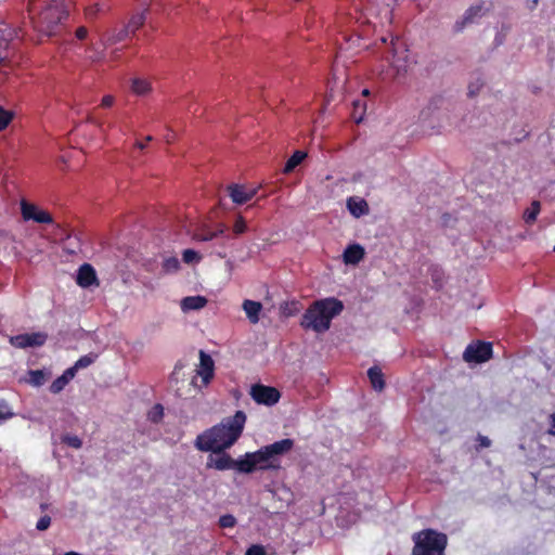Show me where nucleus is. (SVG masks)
Returning <instances> with one entry per match:
<instances>
[{"label":"nucleus","mask_w":555,"mask_h":555,"mask_svg":"<svg viewBox=\"0 0 555 555\" xmlns=\"http://www.w3.org/2000/svg\"><path fill=\"white\" fill-rule=\"evenodd\" d=\"M114 103V98L112 95H105L103 99H102V106L104 107H109L112 106Z\"/></svg>","instance_id":"nucleus-50"},{"label":"nucleus","mask_w":555,"mask_h":555,"mask_svg":"<svg viewBox=\"0 0 555 555\" xmlns=\"http://www.w3.org/2000/svg\"><path fill=\"white\" fill-rule=\"evenodd\" d=\"M182 258L185 263H192L194 261H198L201 256L193 249H185L182 254Z\"/></svg>","instance_id":"nucleus-41"},{"label":"nucleus","mask_w":555,"mask_h":555,"mask_svg":"<svg viewBox=\"0 0 555 555\" xmlns=\"http://www.w3.org/2000/svg\"><path fill=\"white\" fill-rule=\"evenodd\" d=\"M227 190L232 202L237 205H243L249 202L255 197L257 193L256 189L247 190L244 185L241 184H230Z\"/></svg>","instance_id":"nucleus-11"},{"label":"nucleus","mask_w":555,"mask_h":555,"mask_svg":"<svg viewBox=\"0 0 555 555\" xmlns=\"http://www.w3.org/2000/svg\"><path fill=\"white\" fill-rule=\"evenodd\" d=\"M28 383L33 386H41L46 382V375L40 370L29 371Z\"/></svg>","instance_id":"nucleus-32"},{"label":"nucleus","mask_w":555,"mask_h":555,"mask_svg":"<svg viewBox=\"0 0 555 555\" xmlns=\"http://www.w3.org/2000/svg\"><path fill=\"white\" fill-rule=\"evenodd\" d=\"M164 416V408L162 404L157 403L155 404L150 411H149V414H147V418L152 422V423H159L162 421Z\"/></svg>","instance_id":"nucleus-31"},{"label":"nucleus","mask_w":555,"mask_h":555,"mask_svg":"<svg viewBox=\"0 0 555 555\" xmlns=\"http://www.w3.org/2000/svg\"><path fill=\"white\" fill-rule=\"evenodd\" d=\"M50 525H51V517L48 515H44L37 521L36 529L39 531H44L50 527Z\"/></svg>","instance_id":"nucleus-43"},{"label":"nucleus","mask_w":555,"mask_h":555,"mask_svg":"<svg viewBox=\"0 0 555 555\" xmlns=\"http://www.w3.org/2000/svg\"><path fill=\"white\" fill-rule=\"evenodd\" d=\"M145 140H146V141H152V140H153V137H152V135H147V137L145 138Z\"/></svg>","instance_id":"nucleus-60"},{"label":"nucleus","mask_w":555,"mask_h":555,"mask_svg":"<svg viewBox=\"0 0 555 555\" xmlns=\"http://www.w3.org/2000/svg\"><path fill=\"white\" fill-rule=\"evenodd\" d=\"M436 109H437V102L436 101L429 102L428 105L420 112V116H418L420 121L427 122Z\"/></svg>","instance_id":"nucleus-30"},{"label":"nucleus","mask_w":555,"mask_h":555,"mask_svg":"<svg viewBox=\"0 0 555 555\" xmlns=\"http://www.w3.org/2000/svg\"><path fill=\"white\" fill-rule=\"evenodd\" d=\"M477 440L479 442V448H489L491 446V440L482 435H478Z\"/></svg>","instance_id":"nucleus-47"},{"label":"nucleus","mask_w":555,"mask_h":555,"mask_svg":"<svg viewBox=\"0 0 555 555\" xmlns=\"http://www.w3.org/2000/svg\"><path fill=\"white\" fill-rule=\"evenodd\" d=\"M193 238L198 242H208L214 238H217L214 230L203 229L194 233Z\"/></svg>","instance_id":"nucleus-35"},{"label":"nucleus","mask_w":555,"mask_h":555,"mask_svg":"<svg viewBox=\"0 0 555 555\" xmlns=\"http://www.w3.org/2000/svg\"><path fill=\"white\" fill-rule=\"evenodd\" d=\"M131 89L135 94L144 95L151 90V86L150 82L144 79L134 78L132 80Z\"/></svg>","instance_id":"nucleus-26"},{"label":"nucleus","mask_w":555,"mask_h":555,"mask_svg":"<svg viewBox=\"0 0 555 555\" xmlns=\"http://www.w3.org/2000/svg\"><path fill=\"white\" fill-rule=\"evenodd\" d=\"M170 139H171V135H168V137L166 138V141L169 143V142H170Z\"/></svg>","instance_id":"nucleus-62"},{"label":"nucleus","mask_w":555,"mask_h":555,"mask_svg":"<svg viewBox=\"0 0 555 555\" xmlns=\"http://www.w3.org/2000/svg\"><path fill=\"white\" fill-rule=\"evenodd\" d=\"M214 232L216 233L217 237L223 236L227 232V227L224 224L220 223L217 225V229L214 230Z\"/></svg>","instance_id":"nucleus-49"},{"label":"nucleus","mask_w":555,"mask_h":555,"mask_svg":"<svg viewBox=\"0 0 555 555\" xmlns=\"http://www.w3.org/2000/svg\"><path fill=\"white\" fill-rule=\"evenodd\" d=\"M46 333L20 334L10 338L12 346L16 348L40 347L47 341Z\"/></svg>","instance_id":"nucleus-10"},{"label":"nucleus","mask_w":555,"mask_h":555,"mask_svg":"<svg viewBox=\"0 0 555 555\" xmlns=\"http://www.w3.org/2000/svg\"><path fill=\"white\" fill-rule=\"evenodd\" d=\"M554 251H555V245H554Z\"/></svg>","instance_id":"nucleus-64"},{"label":"nucleus","mask_w":555,"mask_h":555,"mask_svg":"<svg viewBox=\"0 0 555 555\" xmlns=\"http://www.w3.org/2000/svg\"><path fill=\"white\" fill-rule=\"evenodd\" d=\"M88 30L86 27H79L76 30V37L80 40L85 39L87 37Z\"/></svg>","instance_id":"nucleus-51"},{"label":"nucleus","mask_w":555,"mask_h":555,"mask_svg":"<svg viewBox=\"0 0 555 555\" xmlns=\"http://www.w3.org/2000/svg\"><path fill=\"white\" fill-rule=\"evenodd\" d=\"M236 525V519L231 514L222 515L219 518V526L221 528H233Z\"/></svg>","instance_id":"nucleus-38"},{"label":"nucleus","mask_w":555,"mask_h":555,"mask_svg":"<svg viewBox=\"0 0 555 555\" xmlns=\"http://www.w3.org/2000/svg\"><path fill=\"white\" fill-rule=\"evenodd\" d=\"M12 117H13V114L9 111H5L0 105V131H2L10 124Z\"/></svg>","instance_id":"nucleus-37"},{"label":"nucleus","mask_w":555,"mask_h":555,"mask_svg":"<svg viewBox=\"0 0 555 555\" xmlns=\"http://www.w3.org/2000/svg\"><path fill=\"white\" fill-rule=\"evenodd\" d=\"M72 0H51L47 8L40 12L38 17L33 18L35 28L46 35H55L62 21L68 14V5Z\"/></svg>","instance_id":"nucleus-3"},{"label":"nucleus","mask_w":555,"mask_h":555,"mask_svg":"<svg viewBox=\"0 0 555 555\" xmlns=\"http://www.w3.org/2000/svg\"><path fill=\"white\" fill-rule=\"evenodd\" d=\"M438 278H439V274H437V270H435L433 273V279L435 280V282L438 281Z\"/></svg>","instance_id":"nucleus-58"},{"label":"nucleus","mask_w":555,"mask_h":555,"mask_svg":"<svg viewBox=\"0 0 555 555\" xmlns=\"http://www.w3.org/2000/svg\"><path fill=\"white\" fill-rule=\"evenodd\" d=\"M180 269V261L176 257H168L163 261V273H175Z\"/></svg>","instance_id":"nucleus-27"},{"label":"nucleus","mask_w":555,"mask_h":555,"mask_svg":"<svg viewBox=\"0 0 555 555\" xmlns=\"http://www.w3.org/2000/svg\"><path fill=\"white\" fill-rule=\"evenodd\" d=\"M199 357L201 370L198 371V375L202 377L203 383L207 385L214 376V361L211 357L206 354L204 351L199 352Z\"/></svg>","instance_id":"nucleus-15"},{"label":"nucleus","mask_w":555,"mask_h":555,"mask_svg":"<svg viewBox=\"0 0 555 555\" xmlns=\"http://www.w3.org/2000/svg\"><path fill=\"white\" fill-rule=\"evenodd\" d=\"M366 100L364 99H357L352 103V118L357 124H360L365 115L366 112Z\"/></svg>","instance_id":"nucleus-22"},{"label":"nucleus","mask_w":555,"mask_h":555,"mask_svg":"<svg viewBox=\"0 0 555 555\" xmlns=\"http://www.w3.org/2000/svg\"><path fill=\"white\" fill-rule=\"evenodd\" d=\"M134 146H135V147H138V149H140V150H143V149L145 147V145H144L142 142H140V141H137V142L134 143Z\"/></svg>","instance_id":"nucleus-55"},{"label":"nucleus","mask_w":555,"mask_h":555,"mask_svg":"<svg viewBox=\"0 0 555 555\" xmlns=\"http://www.w3.org/2000/svg\"><path fill=\"white\" fill-rule=\"evenodd\" d=\"M101 57H102V55H101V54H95L94 56H90V59H91L92 61H99V60H101Z\"/></svg>","instance_id":"nucleus-56"},{"label":"nucleus","mask_w":555,"mask_h":555,"mask_svg":"<svg viewBox=\"0 0 555 555\" xmlns=\"http://www.w3.org/2000/svg\"><path fill=\"white\" fill-rule=\"evenodd\" d=\"M483 8L481 4L469 7L463 17L460 21H456L454 24L455 31H461L467 24H472L476 21V18L482 16Z\"/></svg>","instance_id":"nucleus-14"},{"label":"nucleus","mask_w":555,"mask_h":555,"mask_svg":"<svg viewBox=\"0 0 555 555\" xmlns=\"http://www.w3.org/2000/svg\"><path fill=\"white\" fill-rule=\"evenodd\" d=\"M382 42H383V43H386V42H387V38L383 37V38H382Z\"/></svg>","instance_id":"nucleus-61"},{"label":"nucleus","mask_w":555,"mask_h":555,"mask_svg":"<svg viewBox=\"0 0 555 555\" xmlns=\"http://www.w3.org/2000/svg\"><path fill=\"white\" fill-rule=\"evenodd\" d=\"M246 230H247V225H246L244 218L242 216H237L236 220L234 222V225H233L234 234H236V235L243 234L244 232H246Z\"/></svg>","instance_id":"nucleus-40"},{"label":"nucleus","mask_w":555,"mask_h":555,"mask_svg":"<svg viewBox=\"0 0 555 555\" xmlns=\"http://www.w3.org/2000/svg\"><path fill=\"white\" fill-rule=\"evenodd\" d=\"M21 210H22L23 218L25 220H33V217H29V216H35L38 211V208L35 205L23 201L21 203Z\"/></svg>","instance_id":"nucleus-33"},{"label":"nucleus","mask_w":555,"mask_h":555,"mask_svg":"<svg viewBox=\"0 0 555 555\" xmlns=\"http://www.w3.org/2000/svg\"><path fill=\"white\" fill-rule=\"evenodd\" d=\"M245 555H266L264 547L262 545H251Z\"/></svg>","instance_id":"nucleus-44"},{"label":"nucleus","mask_w":555,"mask_h":555,"mask_svg":"<svg viewBox=\"0 0 555 555\" xmlns=\"http://www.w3.org/2000/svg\"><path fill=\"white\" fill-rule=\"evenodd\" d=\"M62 441L75 449H80L82 446L81 439L77 436L65 435L62 437Z\"/></svg>","instance_id":"nucleus-36"},{"label":"nucleus","mask_w":555,"mask_h":555,"mask_svg":"<svg viewBox=\"0 0 555 555\" xmlns=\"http://www.w3.org/2000/svg\"><path fill=\"white\" fill-rule=\"evenodd\" d=\"M492 356V345L490 343L478 341L466 347L463 359L470 363H482L488 361Z\"/></svg>","instance_id":"nucleus-7"},{"label":"nucleus","mask_w":555,"mask_h":555,"mask_svg":"<svg viewBox=\"0 0 555 555\" xmlns=\"http://www.w3.org/2000/svg\"><path fill=\"white\" fill-rule=\"evenodd\" d=\"M241 473L250 474L256 469H278L280 464L275 463L266 447L256 452H248L241 459Z\"/></svg>","instance_id":"nucleus-5"},{"label":"nucleus","mask_w":555,"mask_h":555,"mask_svg":"<svg viewBox=\"0 0 555 555\" xmlns=\"http://www.w3.org/2000/svg\"><path fill=\"white\" fill-rule=\"evenodd\" d=\"M242 308L251 324H256L259 322L260 312L262 310L261 302L250 300V299H245L243 301Z\"/></svg>","instance_id":"nucleus-16"},{"label":"nucleus","mask_w":555,"mask_h":555,"mask_svg":"<svg viewBox=\"0 0 555 555\" xmlns=\"http://www.w3.org/2000/svg\"><path fill=\"white\" fill-rule=\"evenodd\" d=\"M207 298L204 296H189L181 300L182 311L199 310L207 305Z\"/></svg>","instance_id":"nucleus-18"},{"label":"nucleus","mask_w":555,"mask_h":555,"mask_svg":"<svg viewBox=\"0 0 555 555\" xmlns=\"http://www.w3.org/2000/svg\"><path fill=\"white\" fill-rule=\"evenodd\" d=\"M95 359H96V354L89 353V354L80 357L73 366L76 371H78L80 369H86V367L90 366L95 361Z\"/></svg>","instance_id":"nucleus-29"},{"label":"nucleus","mask_w":555,"mask_h":555,"mask_svg":"<svg viewBox=\"0 0 555 555\" xmlns=\"http://www.w3.org/2000/svg\"><path fill=\"white\" fill-rule=\"evenodd\" d=\"M210 455L207 462L208 468H215L217 470L236 469L241 473V459L233 460L228 453L221 451Z\"/></svg>","instance_id":"nucleus-9"},{"label":"nucleus","mask_w":555,"mask_h":555,"mask_svg":"<svg viewBox=\"0 0 555 555\" xmlns=\"http://www.w3.org/2000/svg\"><path fill=\"white\" fill-rule=\"evenodd\" d=\"M76 281L81 287H90L93 284L98 285L96 274L93 267L89 263H83L78 269Z\"/></svg>","instance_id":"nucleus-13"},{"label":"nucleus","mask_w":555,"mask_h":555,"mask_svg":"<svg viewBox=\"0 0 555 555\" xmlns=\"http://www.w3.org/2000/svg\"><path fill=\"white\" fill-rule=\"evenodd\" d=\"M245 422V413L237 411L232 417L224 418L220 424L198 435L194 444L199 451L220 453L237 441L244 429Z\"/></svg>","instance_id":"nucleus-1"},{"label":"nucleus","mask_w":555,"mask_h":555,"mask_svg":"<svg viewBox=\"0 0 555 555\" xmlns=\"http://www.w3.org/2000/svg\"><path fill=\"white\" fill-rule=\"evenodd\" d=\"M14 416L10 405L7 401L0 400V424L11 420Z\"/></svg>","instance_id":"nucleus-34"},{"label":"nucleus","mask_w":555,"mask_h":555,"mask_svg":"<svg viewBox=\"0 0 555 555\" xmlns=\"http://www.w3.org/2000/svg\"><path fill=\"white\" fill-rule=\"evenodd\" d=\"M414 547L412 555H443L447 535L433 529H425L412 537Z\"/></svg>","instance_id":"nucleus-4"},{"label":"nucleus","mask_w":555,"mask_h":555,"mask_svg":"<svg viewBox=\"0 0 555 555\" xmlns=\"http://www.w3.org/2000/svg\"><path fill=\"white\" fill-rule=\"evenodd\" d=\"M170 139H171V135H168V137L166 138V141L169 143V142H170Z\"/></svg>","instance_id":"nucleus-63"},{"label":"nucleus","mask_w":555,"mask_h":555,"mask_svg":"<svg viewBox=\"0 0 555 555\" xmlns=\"http://www.w3.org/2000/svg\"><path fill=\"white\" fill-rule=\"evenodd\" d=\"M98 10H99V9H98V5H96L95 8H89V9H87V14H88V16H93V15L96 13V11H98Z\"/></svg>","instance_id":"nucleus-53"},{"label":"nucleus","mask_w":555,"mask_h":555,"mask_svg":"<svg viewBox=\"0 0 555 555\" xmlns=\"http://www.w3.org/2000/svg\"><path fill=\"white\" fill-rule=\"evenodd\" d=\"M77 371L74 369V366L68 367L65 370V372L61 375L65 384L67 385L76 375Z\"/></svg>","instance_id":"nucleus-46"},{"label":"nucleus","mask_w":555,"mask_h":555,"mask_svg":"<svg viewBox=\"0 0 555 555\" xmlns=\"http://www.w3.org/2000/svg\"><path fill=\"white\" fill-rule=\"evenodd\" d=\"M307 154L302 151H296L286 162L283 169L284 173H291L305 158Z\"/></svg>","instance_id":"nucleus-23"},{"label":"nucleus","mask_w":555,"mask_h":555,"mask_svg":"<svg viewBox=\"0 0 555 555\" xmlns=\"http://www.w3.org/2000/svg\"><path fill=\"white\" fill-rule=\"evenodd\" d=\"M547 434L555 436V413L550 415V428L547 429Z\"/></svg>","instance_id":"nucleus-48"},{"label":"nucleus","mask_w":555,"mask_h":555,"mask_svg":"<svg viewBox=\"0 0 555 555\" xmlns=\"http://www.w3.org/2000/svg\"><path fill=\"white\" fill-rule=\"evenodd\" d=\"M275 463L280 464L282 455L288 453L294 447V440L286 438L264 446Z\"/></svg>","instance_id":"nucleus-12"},{"label":"nucleus","mask_w":555,"mask_h":555,"mask_svg":"<svg viewBox=\"0 0 555 555\" xmlns=\"http://www.w3.org/2000/svg\"><path fill=\"white\" fill-rule=\"evenodd\" d=\"M362 95L365 98V96H369L370 95V90L369 89H364L362 91Z\"/></svg>","instance_id":"nucleus-57"},{"label":"nucleus","mask_w":555,"mask_h":555,"mask_svg":"<svg viewBox=\"0 0 555 555\" xmlns=\"http://www.w3.org/2000/svg\"><path fill=\"white\" fill-rule=\"evenodd\" d=\"M31 217H33V220L38 223H52V221H53L51 215L44 210L38 209L37 214Z\"/></svg>","instance_id":"nucleus-39"},{"label":"nucleus","mask_w":555,"mask_h":555,"mask_svg":"<svg viewBox=\"0 0 555 555\" xmlns=\"http://www.w3.org/2000/svg\"><path fill=\"white\" fill-rule=\"evenodd\" d=\"M249 395L256 403L268 406L274 405L281 398V393L276 388L262 384L253 385Z\"/></svg>","instance_id":"nucleus-6"},{"label":"nucleus","mask_w":555,"mask_h":555,"mask_svg":"<svg viewBox=\"0 0 555 555\" xmlns=\"http://www.w3.org/2000/svg\"><path fill=\"white\" fill-rule=\"evenodd\" d=\"M344 309L340 300L330 297L313 302L304 313L301 326L317 333L326 332L332 320Z\"/></svg>","instance_id":"nucleus-2"},{"label":"nucleus","mask_w":555,"mask_h":555,"mask_svg":"<svg viewBox=\"0 0 555 555\" xmlns=\"http://www.w3.org/2000/svg\"><path fill=\"white\" fill-rule=\"evenodd\" d=\"M347 208L352 216L359 218L369 212L367 203L364 199L350 197L347 201Z\"/></svg>","instance_id":"nucleus-19"},{"label":"nucleus","mask_w":555,"mask_h":555,"mask_svg":"<svg viewBox=\"0 0 555 555\" xmlns=\"http://www.w3.org/2000/svg\"><path fill=\"white\" fill-rule=\"evenodd\" d=\"M65 386H66L65 382L60 376L55 380H53V383L50 385V391L52 393H59L64 389Z\"/></svg>","instance_id":"nucleus-42"},{"label":"nucleus","mask_w":555,"mask_h":555,"mask_svg":"<svg viewBox=\"0 0 555 555\" xmlns=\"http://www.w3.org/2000/svg\"><path fill=\"white\" fill-rule=\"evenodd\" d=\"M539 212H540V203L535 201L531 204V207L525 211V214H524L525 221L527 223L534 222Z\"/></svg>","instance_id":"nucleus-28"},{"label":"nucleus","mask_w":555,"mask_h":555,"mask_svg":"<svg viewBox=\"0 0 555 555\" xmlns=\"http://www.w3.org/2000/svg\"><path fill=\"white\" fill-rule=\"evenodd\" d=\"M367 376L370 378L372 387L375 390L382 391L385 388L384 376H383L382 370L378 366L370 367L367 371Z\"/></svg>","instance_id":"nucleus-21"},{"label":"nucleus","mask_w":555,"mask_h":555,"mask_svg":"<svg viewBox=\"0 0 555 555\" xmlns=\"http://www.w3.org/2000/svg\"><path fill=\"white\" fill-rule=\"evenodd\" d=\"M98 10H99V9H98V5H96L95 8H89V9H87V14H88V16H93V15L96 13V11H98Z\"/></svg>","instance_id":"nucleus-52"},{"label":"nucleus","mask_w":555,"mask_h":555,"mask_svg":"<svg viewBox=\"0 0 555 555\" xmlns=\"http://www.w3.org/2000/svg\"><path fill=\"white\" fill-rule=\"evenodd\" d=\"M7 36L9 39H13L14 36L15 37L17 36V33H16V30H11Z\"/></svg>","instance_id":"nucleus-54"},{"label":"nucleus","mask_w":555,"mask_h":555,"mask_svg":"<svg viewBox=\"0 0 555 555\" xmlns=\"http://www.w3.org/2000/svg\"><path fill=\"white\" fill-rule=\"evenodd\" d=\"M77 371L74 369V366L68 367L65 370V372L61 375L65 384L67 385L76 375Z\"/></svg>","instance_id":"nucleus-45"},{"label":"nucleus","mask_w":555,"mask_h":555,"mask_svg":"<svg viewBox=\"0 0 555 555\" xmlns=\"http://www.w3.org/2000/svg\"><path fill=\"white\" fill-rule=\"evenodd\" d=\"M146 21V11L137 13L132 15L129 23L126 27H129L130 34H134L138 29H140Z\"/></svg>","instance_id":"nucleus-24"},{"label":"nucleus","mask_w":555,"mask_h":555,"mask_svg":"<svg viewBox=\"0 0 555 555\" xmlns=\"http://www.w3.org/2000/svg\"><path fill=\"white\" fill-rule=\"evenodd\" d=\"M364 248L359 244L349 245L344 251L346 264H357L364 258Z\"/></svg>","instance_id":"nucleus-17"},{"label":"nucleus","mask_w":555,"mask_h":555,"mask_svg":"<svg viewBox=\"0 0 555 555\" xmlns=\"http://www.w3.org/2000/svg\"><path fill=\"white\" fill-rule=\"evenodd\" d=\"M130 35L129 27H124L119 30L114 29L109 31L103 39V46L108 47L118 42H121Z\"/></svg>","instance_id":"nucleus-20"},{"label":"nucleus","mask_w":555,"mask_h":555,"mask_svg":"<svg viewBox=\"0 0 555 555\" xmlns=\"http://www.w3.org/2000/svg\"><path fill=\"white\" fill-rule=\"evenodd\" d=\"M399 39L393 36L390 37V46L388 48V51L386 55L384 56L386 61L390 63V65L396 69L398 76H402L406 74V65L404 63L405 55L400 56L399 47H398Z\"/></svg>","instance_id":"nucleus-8"},{"label":"nucleus","mask_w":555,"mask_h":555,"mask_svg":"<svg viewBox=\"0 0 555 555\" xmlns=\"http://www.w3.org/2000/svg\"><path fill=\"white\" fill-rule=\"evenodd\" d=\"M40 508H41L42 511L47 509V508H48V504H47V503H41V504H40Z\"/></svg>","instance_id":"nucleus-59"},{"label":"nucleus","mask_w":555,"mask_h":555,"mask_svg":"<svg viewBox=\"0 0 555 555\" xmlns=\"http://www.w3.org/2000/svg\"><path fill=\"white\" fill-rule=\"evenodd\" d=\"M485 86V79L481 76H477L475 79L470 80L467 88V95L469 98H475L479 94L480 90Z\"/></svg>","instance_id":"nucleus-25"}]
</instances>
